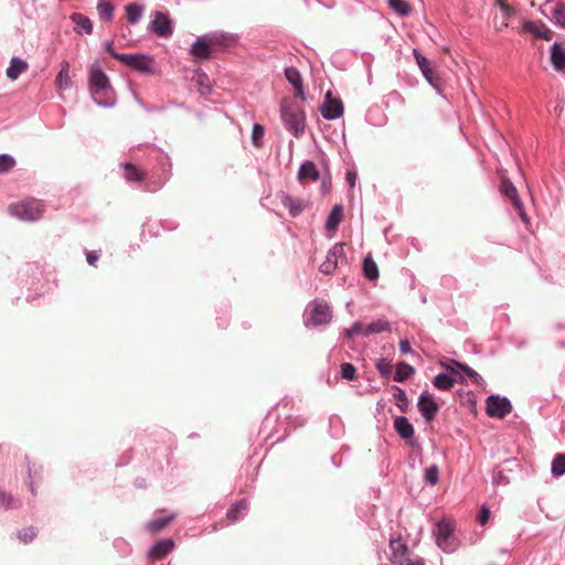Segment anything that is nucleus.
<instances>
[{
  "instance_id": "1",
  "label": "nucleus",
  "mask_w": 565,
  "mask_h": 565,
  "mask_svg": "<svg viewBox=\"0 0 565 565\" xmlns=\"http://www.w3.org/2000/svg\"><path fill=\"white\" fill-rule=\"evenodd\" d=\"M281 118L286 128L296 137L305 129V113L290 99H282L280 107Z\"/></svg>"
},
{
  "instance_id": "2",
  "label": "nucleus",
  "mask_w": 565,
  "mask_h": 565,
  "mask_svg": "<svg viewBox=\"0 0 565 565\" xmlns=\"http://www.w3.org/2000/svg\"><path fill=\"white\" fill-rule=\"evenodd\" d=\"M9 213L25 222H33L40 220L44 214L43 204L34 199H30L20 203L11 204Z\"/></svg>"
},
{
  "instance_id": "3",
  "label": "nucleus",
  "mask_w": 565,
  "mask_h": 565,
  "mask_svg": "<svg viewBox=\"0 0 565 565\" xmlns=\"http://www.w3.org/2000/svg\"><path fill=\"white\" fill-rule=\"evenodd\" d=\"M454 523L448 519H443L436 523L434 535L436 544L446 553L455 550Z\"/></svg>"
},
{
  "instance_id": "4",
  "label": "nucleus",
  "mask_w": 565,
  "mask_h": 565,
  "mask_svg": "<svg viewBox=\"0 0 565 565\" xmlns=\"http://www.w3.org/2000/svg\"><path fill=\"white\" fill-rule=\"evenodd\" d=\"M390 547L394 563L398 565H425L424 561L409 551L401 540H392Z\"/></svg>"
},
{
  "instance_id": "5",
  "label": "nucleus",
  "mask_w": 565,
  "mask_h": 565,
  "mask_svg": "<svg viewBox=\"0 0 565 565\" xmlns=\"http://www.w3.org/2000/svg\"><path fill=\"white\" fill-rule=\"evenodd\" d=\"M116 60L136 71L142 72V73H151L152 72L153 58L149 55L125 54L121 56H116Z\"/></svg>"
},
{
  "instance_id": "6",
  "label": "nucleus",
  "mask_w": 565,
  "mask_h": 565,
  "mask_svg": "<svg viewBox=\"0 0 565 565\" xmlns=\"http://www.w3.org/2000/svg\"><path fill=\"white\" fill-rule=\"evenodd\" d=\"M512 411V405L507 397L491 395L487 398V414L490 417L503 418Z\"/></svg>"
},
{
  "instance_id": "7",
  "label": "nucleus",
  "mask_w": 565,
  "mask_h": 565,
  "mask_svg": "<svg viewBox=\"0 0 565 565\" xmlns=\"http://www.w3.org/2000/svg\"><path fill=\"white\" fill-rule=\"evenodd\" d=\"M321 115L328 120H333L343 115V104L340 98H334L329 90L320 107Z\"/></svg>"
},
{
  "instance_id": "8",
  "label": "nucleus",
  "mask_w": 565,
  "mask_h": 565,
  "mask_svg": "<svg viewBox=\"0 0 565 565\" xmlns=\"http://www.w3.org/2000/svg\"><path fill=\"white\" fill-rule=\"evenodd\" d=\"M544 14L548 15L551 20L565 28V3L559 0H546L542 6Z\"/></svg>"
},
{
  "instance_id": "9",
  "label": "nucleus",
  "mask_w": 565,
  "mask_h": 565,
  "mask_svg": "<svg viewBox=\"0 0 565 565\" xmlns=\"http://www.w3.org/2000/svg\"><path fill=\"white\" fill-rule=\"evenodd\" d=\"M149 29L160 38H169L173 31L171 20L166 13L160 11L153 13Z\"/></svg>"
},
{
  "instance_id": "10",
  "label": "nucleus",
  "mask_w": 565,
  "mask_h": 565,
  "mask_svg": "<svg viewBox=\"0 0 565 565\" xmlns=\"http://www.w3.org/2000/svg\"><path fill=\"white\" fill-rule=\"evenodd\" d=\"M332 318L330 306L326 301H313L310 305V321L313 326L327 324Z\"/></svg>"
},
{
  "instance_id": "11",
  "label": "nucleus",
  "mask_w": 565,
  "mask_h": 565,
  "mask_svg": "<svg viewBox=\"0 0 565 565\" xmlns=\"http://www.w3.org/2000/svg\"><path fill=\"white\" fill-rule=\"evenodd\" d=\"M501 192L510 199V201L512 202L513 206L515 207V210L518 211L520 217L522 218L523 222H527V216L525 214V211H524V207H523V204L519 198V194H518V191H516V188L512 184V182L509 180V179H502V182H501Z\"/></svg>"
},
{
  "instance_id": "12",
  "label": "nucleus",
  "mask_w": 565,
  "mask_h": 565,
  "mask_svg": "<svg viewBox=\"0 0 565 565\" xmlns=\"http://www.w3.org/2000/svg\"><path fill=\"white\" fill-rule=\"evenodd\" d=\"M344 257V248L342 244H335L327 254L326 260L320 265V271L329 275L333 273L338 266L339 259Z\"/></svg>"
},
{
  "instance_id": "13",
  "label": "nucleus",
  "mask_w": 565,
  "mask_h": 565,
  "mask_svg": "<svg viewBox=\"0 0 565 565\" xmlns=\"http://www.w3.org/2000/svg\"><path fill=\"white\" fill-rule=\"evenodd\" d=\"M109 79L98 64H93L89 70V87L93 93H98L108 87Z\"/></svg>"
},
{
  "instance_id": "14",
  "label": "nucleus",
  "mask_w": 565,
  "mask_h": 565,
  "mask_svg": "<svg viewBox=\"0 0 565 565\" xmlns=\"http://www.w3.org/2000/svg\"><path fill=\"white\" fill-rule=\"evenodd\" d=\"M418 409L422 413L426 422H431L439 411L438 404L435 402L431 395L424 393L418 399Z\"/></svg>"
},
{
  "instance_id": "15",
  "label": "nucleus",
  "mask_w": 565,
  "mask_h": 565,
  "mask_svg": "<svg viewBox=\"0 0 565 565\" xmlns=\"http://www.w3.org/2000/svg\"><path fill=\"white\" fill-rule=\"evenodd\" d=\"M174 548V542L172 539H164L158 541L148 552V557L151 561H160L170 554Z\"/></svg>"
},
{
  "instance_id": "16",
  "label": "nucleus",
  "mask_w": 565,
  "mask_h": 565,
  "mask_svg": "<svg viewBox=\"0 0 565 565\" xmlns=\"http://www.w3.org/2000/svg\"><path fill=\"white\" fill-rule=\"evenodd\" d=\"M191 54L196 61H205L213 56L214 52L204 35L199 36L191 46Z\"/></svg>"
},
{
  "instance_id": "17",
  "label": "nucleus",
  "mask_w": 565,
  "mask_h": 565,
  "mask_svg": "<svg viewBox=\"0 0 565 565\" xmlns=\"http://www.w3.org/2000/svg\"><path fill=\"white\" fill-rule=\"evenodd\" d=\"M204 38L214 53L225 50L234 41L231 35L224 33L205 34Z\"/></svg>"
},
{
  "instance_id": "18",
  "label": "nucleus",
  "mask_w": 565,
  "mask_h": 565,
  "mask_svg": "<svg viewBox=\"0 0 565 565\" xmlns=\"http://www.w3.org/2000/svg\"><path fill=\"white\" fill-rule=\"evenodd\" d=\"M286 79L292 85L296 96L305 99V92L302 87V76L295 67H287L285 70Z\"/></svg>"
},
{
  "instance_id": "19",
  "label": "nucleus",
  "mask_w": 565,
  "mask_h": 565,
  "mask_svg": "<svg viewBox=\"0 0 565 565\" xmlns=\"http://www.w3.org/2000/svg\"><path fill=\"white\" fill-rule=\"evenodd\" d=\"M523 31L546 41H550L553 38V32L546 25L536 24L532 21H526L523 23Z\"/></svg>"
},
{
  "instance_id": "20",
  "label": "nucleus",
  "mask_w": 565,
  "mask_h": 565,
  "mask_svg": "<svg viewBox=\"0 0 565 565\" xmlns=\"http://www.w3.org/2000/svg\"><path fill=\"white\" fill-rule=\"evenodd\" d=\"M320 178V172L318 171L316 164L312 161H305L298 172V180L301 183L306 181H318Z\"/></svg>"
},
{
  "instance_id": "21",
  "label": "nucleus",
  "mask_w": 565,
  "mask_h": 565,
  "mask_svg": "<svg viewBox=\"0 0 565 565\" xmlns=\"http://www.w3.org/2000/svg\"><path fill=\"white\" fill-rule=\"evenodd\" d=\"M394 428L403 439H411L414 436V427L404 416L394 419Z\"/></svg>"
},
{
  "instance_id": "22",
  "label": "nucleus",
  "mask_w": 565,
  "mask_h": 565,
  "mask_svg": "<svg viewBox=\"0 0 565 565\" xmlns=\"http://www.w3.org/2000/svg\"><path fill=\"white\" fill-rule=\"evenodd\" d=\"M280 201H281V204L286 209H288L290 215L294 216V217L299 215L303 211V209H305L303 201L295 200L289 194H286V193H282L280 195Z\"/></svg>"
},
{
  "instance_id": "23",
  "label": "nucleus",
  "mask_w": 565,
  "mask_h": 565,
  "mask_svg": "<svg viewBox=\"0 0 565 565\" xmlns=\"http://www.w3.org/2000/svg\"><path fill=\"white\" fill-rule=\"evenodd\" d=\"M414 56L416 58V62L425 76V78L430 83L434 84L435 81V72L430 65V62L422 55L417 50H414Z\"/></svg>"
},
{
  "instance_id": "24",
  "label": "nucleus",
  "mask_w": 565,
  "mask_h": 565,
  "mask_svg": "<svg viewBox=\"0 0 565 565\" xmlns=\"http://www.w3.org/2000/svg\"><path fill=\"white\" fill-rule=\"evenodd\" d=\"M28 67L29 65L25 61L19 57H12L6 73L8 78L15 81L22 73L28 70Z\"/></svg>"
},
{
  "instance_id": "25",
  "label": "nucleus",
  "mask_w": 565,
  "mask_h": 565,
  "mask_svg": "<svg viewBox=\"0 0 565 565\" xmlns=\"http://www.w3.org/2000/svg\"><path fill=\"white\" fill-rule=\"evenodd\" d=\"M551 62L555 70H565V49L558 43H554L552 46Z\"/></svg>"
},
{
  "instance_id": "26",
  "label": "nucleus",
  "mask_w": 565,
  "mask_h": 565,
  "mask_svg": "<svg viewBox=\"0 0 565 565\" xmlns=\"http://www.w3.org/2000/svg\"><path fill=\"white\" fill-rule=\"evenodd\" d=\"M124 168V178L128 182H141L145 179V172L139 169L137 166L127 162L122 164Z\"/></svg>"
},
{
  "instance_id": "27",
  "label": "nucleus",
  "mask_w": 565,
  "mask_h": 565,
  "mask_svg": "<svg viewBox=\"0 0 565 565\" xmlns=\"http://www.w3.org/2000/svg\"><path fill=\"white\" fill-rule=\"evenodd\" d=\"M125 11L128 22L130 24H136L140 20L145 8L139 3L131 2L125 7Z\"/></svg>"
},
{
  "instance_id": "28",
  "label": "nucleus",
  "mask_w": 565,
  "mask_h": 565,
  "mask_svg": "<svg viewBox=\"0 0 565 565\" xmlns=\"http://www.w3.org/2000/svg\"><path fill=\"white\" fill-rule=\"evenodd\" d=\"M342 218H343L342 205L333 206V209L331 210V212L328 216L327 223H326L327 230L334 231L338 227V225L340 224V222L342 221Z\"/></svg>"
},
{
  "instance_id": "29",
  "label": "nucleus",
  "mask_w": 565,
  "mask_h": 565,
  "mask_svg": "<svg viewBox=\"0 0 565 565\" xmlns=\"http://www.w3.org/2000/svg\"><path fill=\"white\" fill-rule=\"evenodd\" d=\"M70 64L66 61H63L61 64V71L55 78V83L58 88L64 89L71 86V77H70Z\"/></svg>"
},
{
  "instance_id": "30",
  "label": "nucleus",
  "mask_w": 565,
  "mask_h": 565,
  "mask_svg": "<svg viewBox=\"0 0 565 565\" xmlns=\"http://www.w3.org/2000/svg\"><path fill=\"white\" fill-rule=\"evenodd\" d=\"M247 502L245 500H242L239 502H236L230 507L226 513V518L230 522L235 523L239 520L241 514L247 510Z\"/></svg>"
},
{
  "instance_id": "31",
  "label": "nucleus",
  "mask_w": 565,
  "mask_h": 565,
  "mask_svg": "<svg viewBox=\"0 0 565 565\" xmlns=\"http://www.w3.org/2000/svg\"><path fill=\"white\" fill-rule=\"evenodd\" d=\"M363 273L369 280H376L379 278V269L371 255H367L363 262Z\"/></svg>"
},
{
  "instance_id": "32",
  "label": "nucleus",
  "mask_w": 565,
  "mask_h": 565,
  "mask_svg": "<svg viewBox=\"0 0 565 565\" xmlns=\"http://www.w3.org/2000/svg\"><path fill=\"white\" fill-rule=\"evenodd\" d=\"M390 330V323L386 320L380 319L365 326L363 335L367 337L373 333H381Z\"/></svg>"
},
{
  "instance_id": "33",
  "label": "nucleus",
  "mask_w": 565,
  "mask_h": 565,
  "mask_svg": "<svg viewBox=\"0 0 565 565\" xmlns=\"http://www.w3.org/2000/svg\"><path fill=\"white\" fill-rule=\"evenodd\" d=\"M415 369L405 362H399L396 365V372L394 375L395 382H404L406 381L413 373Z\"/></svg>"
},
{
  "instance_id": "34",
  "label": "nucleus",
  "mask_w": 565,
  "mask_h": 565,
  "mask_svg": "<svg viewBox=\"0 0 565 565\" xmlns=\"http://www.w3.org/2000/svg\"><path fill=\"white\" fill-rule=\"evenodd\" d=\"M71 19L77 28H82L87 34L93 32V23L88 17L82 13H73Z\"/></svg>"
},
{
  "instance_id": "35",
  "label": "nucleus",
  "mask_w": 565,
  "mask_h": 565,
  "mask_svg": "<svg viewBox=\"0 0 565 565\" xmlns=\"http://www.w3.org/2000/svg\"><path fill=\"white\" fill-rule=\"evenodd\" d=\"M387 2L390 8L402 17L408 15L412 11L411 4L405 0H387Z\"/></svg>"
},
{
  "instance_id": "36",
  "label": "nucleus",
  "mask_w": 565,
  "mask_h": 565,
  "mask_svg": "<svg viewBox=\"0 0 565 565\" xmlns=\"http://www.w3.org/2000/svg\"><path fill=\"white\" fill-rule=\"evenodd\" d=\"M433 384L438 390L448 391L455 385V380L447 374L440 373L434 379Z\"/></svg>"
},
{
  "instance_id": "37",
  "label": "nucleus",
  "mask_w": 565,
  "mask_h": 565,
  "mask_svg": "<svg viewBox=\"0 0 565 565\" xmlns=\"http://www.w3.org/2000/svg\"><path fill=\"white\" fill-rule=\"evenodd\" d=\"M114 6L107 1L99 0L97 4V11L100 19L105 21H111L114 17Z\"/></svg>"
},
{
  "instance_id": "38",
  "label": "nucleus",
  "mask_w": 565,
  "mask_h": 565,
  "mask_svg": "<svg viewBox=\"0 0 565 565\" xmlns=\"http://www.w3.org/2000/svg\"><path fill=\"white\" fill-rule=\"evenodd\" d=\"M172 519L173 516H166L152 520L147 524V530L156 534L163 530L172 521Z\"/></svg>"
},
{
  "instance_id": "39",
  "label": "nucleus",
  "mask_w": 565,
  "mask_h": 565,
  "mask_svg": "<svg viewBox=\"0 0 565 565\" xmlns=\"http://www.w3.org/2000/svg\"><path fill=\"white\" fill-rule=\"evenodd\" d=\"M552 473L559 477L565 473V454H557L552 461Z\"/></svg>"
},
{
  "instance_id": "40",
  "label": "nucleus",
  "mask_w": 565,
  "mask_h": 565,
  "mask_svg": "<svg viewBox=\"0 0 565 565\" xmlns=\"http://www.w3.org/2000/svg\"><path fill=\"white\" fill-rule=\"evenodd\" d=\"M393 396L396 401L397 407L405 413L408 405L406 392L397 386L394 387Z\"/></svg>"
},
{
  "instance_id": "41",
  "label": "nucleus",
  "mask_w": 565,
  "mask_h": 565,
  "mask_svg": "<svg viewBox=\"0 0 565 565\" xmlns=\"http://www.w3.org/2000/svg\"><path fill=\"white\" fill-rule=\"evenodd\" d=\"M0 505L4 509H17L20 507L18 500L11 493L0 490Z\"/></svg>"
},
{
  "instance_id": "42",
  "label": "nucleus",
  "mask_w": 565,
  "mask_h": 565,
  "mask_svg": "<svg viewBox=\"0 0 565 565\" xmlns=\"http://www.w3.org/2000/svg\"><path fill=\"white\" fill-rule=\"evenodd\" d=\"M38 535V531L33 526L24 527L18 533L19 540L24 543L29 544L31 543Z\"/></svg>"
},
{
  "instance_id": "43",
  "label": "nucleus",
  "mask_w": 565,
  "mask_h": 565,
  "mask_svg": "<svg viewBox=\"0 0 565 565\" xmlns=\"http://www.w3.org/2000/svg\"><path fill=\"white\" fill-rule=\"evenodd\" d=\"M452 363L466 375L468 376L472 382L478 383L480 380L479 374L473 371L471 367H469L466 364L459 363L457 361H452Z\"/></svg>"
},
{
  "instance_id": "44",
  "label": "nucleus",
  "mask_w": 565,
  "mask_h": 565,
  "mask_svg": "<svg viewBox=\"0 0 565 565\" xmlns=\"http://www.w3.org/2000/svg\"><path fill=\"white\" fill-rule=\"evenodd\" d=\"M425 479L431 486L437 484L439 480V468L436 465L427 468L425 471Z\"/></svg>"
},
{
  "instance_id": "45",
  "label": "nucleus",
  "mask_w": 565,
  "mask_h": 565,
  "mask_svg": "<svg viewBox=\"0 0 565 565\" xmlns=\"http://www.w3.org/2000/svg\"><path fill=\"white\" fill-rule=\"evenodd\" d=\"M264 134H265V130L260 124H255L253 126L252 140H253V143L255 147L262 146V139L264 137Z\"/></svg>"
},
{
  "instance_id": "46",
  "label": "nucleus",
  "mask_w": 565,
  "mask_h": 565,
  "mask_svg": "<svg viewBox=\"0 0 565 565\" xmlns=\"http://www.w3.org/2000/svg\"><path fill=\"white\" fill-rule=\"evenodd\" d=\"M15 164L12 157L8 154H0V173L10 171Z\"/></svg>"
},
{
  "instance_id": "47",
  "label": "nucleus",
  "mask_w": 565,
  "mask_h": 565,
  "mask_svg": "<svg viewBox=\"0 0 565 565\" xmlns=\"http://www.w3.org/2000/svg\"><path fill=\"white\" fill-rule=\"evenodd\" d=\"M356 369L351 363L341 364V375L343 379L352 381L355 377Z\"/></svg>"
},
{
  "instance_id": "48",
  "label": "nucleus",
  "mask_w": 565,
  "mask_h": 565,
  "mask_svg": "<svg viewBox=\"0 0 565 565\" xmlns=\"http://www.w3.org/2000/svg\"><path fill=\"white\" fill-rule=\"evenodd\" d=\"M501 9L503 11V20H502V22H500V25L495 24V28L498 31H501L503 28L508 26V19L512 12V8L509 4L502 3Z\"/></svg>"
},
{
  "instance_id": "49",
  "label": "nucleus",
  "mask_w": 565,
  "mask_h": 565,
  "mask_svg": "<svg viewBox=\"0 0 565 565\" xmlns=\"http://www.w3.org/2000/svg\"><path fill=\"white\" fill-rule=\"evenodd\" d=\"M376 369L384 376L388 375L392 372V365L390 361H387L386 359H380L376 362Z\"/></svg>"
},
{
  "instance_id": "50",
  "label": "nucleus",
  "mask_w": 565,
  "mask_h": 565,
  "mask_svg": "<svg viewBox=\"0 0 565 565\" xmlns=\"http://www.w3.org/2000/svg\"><path fill=\"white\" fill-rule=\"evenodd\" d=\"M365 326H363L361 322H355L349 328L345 333L348 337H354L356 334H363Z\"/></svg>"
},
{
  "instance_id": "51",
  "label": "nucleus",
  "mask_w": 565,
  "mask_h": 565,
  "mask_svg": "<svg viewBox=\"0 0 565 565\" xmlns=\"http://www.w3.org/2000/svg\"><path fill=\"white\" fill-rule=\"evenodd\" d=\"M489 519H490V510L486 507H482L478 514V522L481 525H484L489 521Z\"/></svg>"
},
{
  "instance_id": "52",
  "label": "nucleus",
  "mask_w": 565,
  "mask_h": 565,
  "mask_svg": "<svg viewBox=\"0 0 565 565\" xmlns=\"http://www.w3.org/2000/svg\"><path fill=\"white\" fill-rule=\"evenodd\" d=\"M105 50L114 57L116 58V56H121L122 54H119V53H116L114 51V42L113 41H107L105 43Z\"/></svg>"
},
{
  "instance_id": "53",
  "label": "nucleus",
  "mask_w": 565,
  "mask_h": 565,
  "mask_svg": "<svg viewBox=\"0 0 565 565\" xmlns=\"http://www.w3.org/2000/svg\"><path fill=\"white\" fill-rule=\"evenodd\" d=\"M356 178H358L356 172H354V171L347 172V181L351 188H353L355 185Z\"/></svg>"
},
{
  "instance_id": "54",
  "label": "nucleus",
  "mask_w": 565,
  "mask_h": 565,
  "mask_svg": "<svg viewBox=\"0 0 565 565\" xmlns=\"http://www.w3.org/2000/svg\"><path fill=\"white\" fill-rule=\"evenodd\" d=\"M399 350L404 354H407L411 352L412 349H411V344H409L408 340H402L399 342Z\"/></svg>"
},
{
  "instance_id": "55",
  "label": "nucleus",
  "mask_w": 565,
  "mask_h": 565,
  "mask_svg": "<svg viewBox=\"0 0 565 565\" xmlns=\"http://www.w3.org/2000/svg\"><path fill=\"white\" fill-rule=\"evenodd\" d=\"M86 259L89 265H95L98 259V255L95 252H87Z\"/></svg>"
},
{
  "instance_id": "56",
  "label": "nucleus",
  "mask_w": 565,
  "mask_h": 565,
  "mask_svg": "<svg viewBox=\"0 0 565 565\" xmlns=\"http://www.w3.org/2000/svg\"><path fill=\"white\" fill-rule=\"evenodd\" d=\"M452 361L454 360H451L449 363L441 362V366L451 373H457L459 369L452 363Z\"/></svg>"
},
{
  "instance_id": "57",
  "label": "nucleus",
  "mask_w": 565,
  "mask_h": 565,
  "mask_svg": "<svg viewBox=\"0 0 565 565\" xmlns=\"http://www.w3.org/2000/svg\"><path fill=\"white\" fill-rule=\"evenodd\" d=\"M331 189V181L330 180H327V179H323L322 180V183H321V190L324 192V193H328Z\"/></svg>"
},
{
  "instance_id": "58",
  "label": "nucleus",
  "mask_w": 565,
  "mask_h": 565,
  "mask_svg": "<svg viewBox=\"0 0 565 565\" xmlns=\"http://www.w3.org/2000/svg\"><path fill=\"white\" fill-rule=\"evenodd\" d=\"M30 490H31V492H32V493H34V486H33V482H31V484H30Z\"/></svg>"
}]
</instances>
